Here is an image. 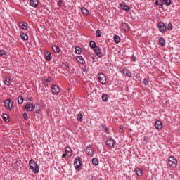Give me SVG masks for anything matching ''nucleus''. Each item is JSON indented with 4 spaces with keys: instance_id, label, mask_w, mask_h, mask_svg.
I'll return each instance as SVG.
<instances>
[{
    "instance_id": "nucleus-1",
    "label": "nucleus",
    "mask_w": 180,
    "mask_h": 180,
    "mask_svg": "<svg viewBox=\"0 0 180 180\" xmlns=\"http://www.w3.org/2000/svg\"><path fill=\"white\" fill-rule=\"evenodd\" d=\"M30 169L32 171L34 174H39V165L34 162V160L32 159L29 162Z\"/></svg>"
},
{
    "instance_id": "nucleus-2",
    "label": "nucleus",
    "mask_w": 180,
    "mask_h": 180,
    "mask_svg": "<svg viewBox=\"0 0 180 180\" xmlns=\"http://www.w3.org/2000/svg\"><path fill=\"white\" fill-rule=\"evenodd\" d=\"M35 108H36V106H34L32 103H30V104L27 103L25 105L24 109L27 112H32V110H33V112H34V113H37V112H39V110H34Z\"/></svg>"
},
{
    "instance_id": "nucleus-3",
    "label": "nucleus",
    "mask_w": 180,
    "mask_h": 180,
    "mask_svg": "<svg viewBox=\"0 0 180 180\" xmlns=\"http://www.w3.org/2000/svg\"><path fill=\"white\" fill-rule=\"evenodd\" d=\"M176 164H178V161L176 158L174 156H171L169 158V165L172 167V168H175L176 167Z\"/></svg>"
},
{
    "instance_id": "nucleus-4",
    "label": "nucleus",
    "mask_w": 180,
    "mask_h": 180,
    "mask_svg": "<svg viewBox=\"0 0 180 180\" xmlns=\"http://www.w3.org/2000/svg\"><path fill=\"white\" fill-rule=\"evenodd\" d=\"M158 27L161 33H165L167 32V25L162 22L158 23Z\"/></svg>"
},
{
    "instance_id": "nucleus-5",
    "label": "nucleus",
    "mask_w": 180,
    "mask_h": 180,
    "mask_svg": "<svg viewBox=\"0 0 180 180\" xmlns=\"http://www.w3.org/2000/svg\"><path fill=\"white\" fill-rule=\"evenodd\" d=\"M4 105L6 109H12L13 108V102L11 99H6L4 101Z\"/></svg>"
},
{
    "instance_id": "nucleus-6",
    "label": "nucleus",
    "mask_w": 180,
    "mask_h": 180,
    "mask_svg": "<svg viewBox=\"0 0 180 180\" xmlns=\"http://www.w3.org/2000/svg\"><path fill=\"white\" fill-rule=\"evenodd\" d=\"M98 78L101 84H106V77H105V75L103 73H98Z\"/></svg>"
},
{
    "instance_id": "nucleus-7",
    "label": "nucleus",
    "mask_w": 180,
    "mask_h": 180,
    "mask_svg": "<svg viewBox=\"0 0 180 180\" xmlns=\"http://www.w3.org/2000/svg\"><path fill=\"white\" fill-rule=\"evenodd\" d=\"M101 47L99 46H96L94 48V52L96 53V56L99 57V58H102L103 57V53H102Z\"/></svg>"
},
{
    "instance_id": "nucleus-8",
    "label": "nucleus",
    "mask_w": 180,
    "mask_h": 180,
    "mask_svg": "<svg viewBox=\"0 0 180 180\" xmlns=\"http://www.w3.org/2000/svg\"><path fill=\"white\" fill-rule=\"evenodd\" d=\"M74 165L76 169H79V167H81V158L77 157L75 160Z\"/></svg>"
},
{
    "instance_id": "nucleus-9",
    "label": "nucleus",
    "mask_w": 180,
    "mask_h": 180,
    "mask_svg": "<svg viewBox=\"0 0 180 180\" xmlns=\"http://www.w3.org/2000/svg\"><path fill=\"white\" fill-rule=\"evenodd\" d=\"M51 92H52V94H60V88H58V86L53 84L51 86Z\"/></svg>"
},
{
    "instance_id": "nucleus-10",
    "label": "nucleus",
    "mask_w": 180,
    "mask_h": 180,
    "mask_svg": "<svg viewBox=\"0 0 180 180\" xmlns=\"http://www.w3.org/2000/svg\"><path fill=\"white\" fill-rule=\"evenodd\" d=\"M155 127L158 130H161V129H162V122L160 120L155 121Z\"/></svg>"
},
{
    "instance_id": "nucleus-11",
    "label": "nucleus",
    "mask_w": 180,
    "mask_h": 180,
    "mask_svg": "<svg viewBox=\"0 0 180 180\" xmlns=\"http://www.w3.org/2000/svg\"><path fill=\"white\" fill-rule=\"evenodd\" d=\"M44 56L47 61H50L51 60V58H53V57L51 56V53H50V51H44Z\"/></svg>"
},
{
    "instance_id": "nucleus-12",
    "label": "nucleus",
    "mask_w": 180,
    "mask_h": 180,
    "mask_svg": "<svg viewBox=\"0 0 180 180\" xmlns=\"http://www.w3.org/2000/svg\"><path fill=\"white\" fill-rule=\"evenodd\" d=\"M106 145L108 146V147H113V146H115V140L108 138L106 141Z\"/></svg>"
},
{
    "instance_id": "nucleus-13",
    "label": "nucleus",
    "mask_w": 180,
    "mask_h": 180,
    "mask_svg": "<svg viewBox=\"0 0 180 180\" xmlns=\"http://www.w3.org/2000/svg\"><path fill=\"white\" fill-rule=\"evenodd\" d=\"M65 153L68 157L72 156V150H71V148H70V147L65 148Z\"/></svg>"
},
{
    "instance_id": "nucleus-14",
    "label": "nucleus",
    "mask_w": 180,
    "mask_h": 180,
    "mask_svg": "<svg viewBox=\"0 0 180 180\" xmlns=\"http://www.w3.org/2000/svg\"><path fill=\"white\" fill-rule=\"evenodd\" d=\"M86 153H87L88 155L92 157L94 155V150H92V147L87 146L86 148Z\"/></svg>"
},
{
    "instance_id": "nucleus-15",
    "label": "nucleus",
    "mask_w": 180,
    "mask_h": 180,
    "mask_svg": "<svg viewBox=\"0 0 180 180\" xmlns=\"http://www.w3.org/2000/svg\"><path fill=\"white\" fill-rule=\"evenodd\" d=\"M30 5L33 8H37L39 5V0H30Z\"/></svg>"
},
{
    "instance_id": "nucleus-16",
    "label": "nucleus",
    "mask_w": 180,
    "mask_h": 180,
    "mask_svg": "<svg viewBox=\"0 0 180 180\" xmlns=\"http://www.w3.org/2000/svg\"><path fill=\"white\" fill-rule=\"evenodd\" d=\"M52 50H53V51H54L56 53H60V51H61V49H60V47H58V46H57V45H53V46H52Z\"/></svg>"
},
{
    "instance_id": "nucleus-17",
    "label": "nucleus",
    "mask_w": 180,
    "mask_h": 180,
    "mask_svg": "<svg viewBox=\"0 0 180 180\" xmlns=\"http://www.w3.org/2000/svg\"><path fill=\"white\" fill-rule=\"evenodd\" d=\"M20 27L23 29V30H27V22H20L19 24Z\"/></svg>"
},
{
    "instance_id": "nucleus-18",
    "label": "nucleus",
    "mask_w": 180,
    "mask_h": 180,
    "mask_svg": "<svg viewBox=\"0 0 180 180\" xmlns=\"http://www.w3.org/2000/svg\"><path fill=\"white\" fill-rule=\"evenodd\" d=\"M76 60L80 64H85V60H84V58H82V56H77Z\"/></svg>"
},
{
    "instance_id": "nucleus-19",
    "label": "nucleus",
    "mask_w": 180,
    "mask_h": 180,
    "mask_svg": "<svg viewBox=\"0 0 180 180\" xmlns=\"http://www.w3.org/2000/svg\"><path fill=\"white\" fill-rule=\"evenodd\" d=\"M123 74L126 75L127 77H129V78H131V72L129 71L127 69H124L123 70Z\"/></svg>"
},
{
    "instance_id": "nucleus-20",
    "label": "nucleus",
    "mask_w": 180,
    "mask_h": 180,
    "mask_svg": "<svg viewBox=\"0 0 180 180\" xmlns=\"http://www.w3.org/2000/svg\"><path fill=\"white\" fill-rule=\"evenodd\" d=\"M120 8H122L123 11H126V12H129V11H130V8L126 4H120Z\"/></svg>"
},
{
    "instance_id": "nucleus-21",
    "label": "nucleus",
    "mask_w": 180,
    "mask_h": 180,
    "mask_svg": "<svg viewBox=\"0 0 180 180\" xmlns=\"http://www.w3.org/2000/svg\"><path fill=\"white\" fill-rule=\"evenodd\" d=\"M81 11L84 16L89 15V11H88V9H86V8L83 7V8H82Z\"/></svg>"
},
{
    "instance_id": "nucleus-22",
    "label": "nucleus",
    "mask_w": 180,
    "mask_h": 180,
    "mask_svg": "<svg viewBox=\"0 0 180 180\" xmlns=\"http://www.w3.org/2000/svg\"><path fill=\"white\" fill-rule=\"evenodd\" d=\"M122 29L124 30V32H127L129 30V25L127 23H122Z\"/></svg>"
},
{
    "instance_id": "nucleus-23",
    "label": "nucleus",
    "mask_w": 180,
    "mask_h": 180,
    "mask_svg": "<svg viewBox=\"0 0 180 180\" xmlns=\"http://www.w3.org/2000/svg\"><path fill=\"white\" fill-rule=\"evenodd\" d=\"M135 172L138 176H141L143 175V170L141 169H135Z\"/></svg>"
},
{
    "instance_id": "nucleus-24",
    "label": "nucleus",
    "mask_w": 180,
    "mask_h": 180,
    "mask_svg": "<svg viewBox=\"0 0 180 180\" xmlns=\"http://www.w3.org/2000/svg\"><path fill=\"white\" fill-rule=\"evenodd\" d=\"M162 5H167V6H169L171 5V0H162Z\"/></svg>"
},
{
    "instance_id": "nucleus-25",
    "label": "nucleus",
    "mask_w": 180,
    "mask_h": 180,
    "mask_svg": "<svg viewBox=\"0 0 180 180\" xmlns=\"http://www.w3.org/2000/svg\"><path fill=\"white\" fill-rule=\"evenodd\" d=\"M2 117L6 123L9 122V115L8 114H3Z\"/></svg>"
},
{
    "instance_id": "nucleus-26",
    "label": "nucleus",
    "mask_w": 180,
    "mask_h": 180,
    "mask_svg": "<svg viewBox=\"0 0 180 180\" xmlns=\"http://www.w3.org/2000/svg\"><path fill=\"white\" fill-rule=\"evenodd\" d=\"M114 41L117 44V43H120V37L119 35L114 36Z\"/></svg>"
},
{
    "instance_id": "nucleus-27",
    "label": "nucleus",
    "mask_w": 180,
    "mask_h": 180,
    "mask_svg": "<svg viewBox=\"0 0 180 180\" xmlns=\"http://www.w3.org/2000/svg\"><path fill=\"white\" fill-rule=\"evenodd\" d=\"M92 164H93V165H98L99 164V160H98V158H93Z\"/></svg>"
},
{
    "instance_id": "nucleus-28",
    "label": "nucleus",
    "mask_w": 180,
    "mask_h": 180,
    "mask_svg": "<svg viewBox=\"0 0 180 180\" xmlns=\"http://www.w3.org/2000/svg\"><path fill=\"white\" fill-rule=\"evenodd\" d=\"M102 99L103 102H108V100L109 99V96H108V94H103L102 96Z\"/></svg>"
},
{
    "instance_id": "nucleus-29",
    "label": "nucleus",
    "mask_w": 180,
    "mask_h": 180,
    "mask_svg": "<svg viewBox=\"0 0 180 180\" xmlns=\"http://www.w3.org/2000/svg\"><path fill=\"white\" fill-rule=\"evenodd\" d=\"M75 50L77 54H81V53L82 52V49H81V47L79 46H76Z\"/></svg>"
},
{
    "instance_id": "nucleus-30",
    "label": "nucleus",
    "mask_w": 180,
    "mask_h": 180,
    "mask_svg": "<svg viewBox=\"0 0 180 180\" xmlns=\"http://www.w3.org/2000/svg\"><path fill=\"white\" fill-rule=\"evenodd\" d=\"M89 46L91 49H95L96 47V43L94 41H91L89 42Z\"/></svg>"
},
{
    "instance_id": "nucleus-31",
    "label": "nucleus",
    "mask_w": 180,
    "mask_h": 180,
    "mask_svg": "<svg viewBox=\"0 0 180 180\" xmlns=\"http://www.w3.org/2000/svg\"><path fill=\"white\" fill-rule=\"evenodd\" d=\"M159 44H160V46H165V39H164V38H160Z\"/></svg>"
},
{
    "instance_id": "nucleus-32",
    "label": "nucleus",
    "mask_w": 180,
    "mask_h": 180,
    "mask_svg": "<svg viewBox=\"0 0 180 180\" xmlns=\"http://www.w3.org/2000/svg\"><path fill=\"white\" fill-rule=\"evenodd\" d=\"M21 39L22 40H27V39H29V37L27 36V34L22 33L20 36Z\"/></svg>"
},
{
    "instance_id": "nucleus-33",
    "label": "nucleus",
    "mask_w": 180,
    "mask_h": 180,
    "mask_svg": "<svg viewBox=\"0 0 180 180\" xmlns=\"http://www.w3.org/2000/svg\"><path fill=\"white\" fill-rule=\"evenodd\" d=\"M18 103H19V105H22V103H23V96H20L18 98Z\"/></svg>"
},
{
    "instance_id": "nucleus-34",
    "label": "nucleus",
    "mask_w": 180,
    "mask_h": 180,
    "mask_svg": "<svg viewBox=\"0 0 180 180\" xmlns=\"http://www.w3.org/2000/svg\"><path fill=\"white\" fill-rule=\"evenodd\" d=\"M102 129H104L105 133H107V134H109V129L108 128V127H106V125H101Z\"/></svg>"
},
{
    "instance_id": "nucleus-35",
    "label": "nucleus",
    "mask_w": 180,
    "mask_h": 180,
    "mask_svg": "<svg viewBox=\"0 0 180 180\" xmlns=\"http://www.w3.org/2000/svg\"><path fill=\"white\" fill-rule=\"evenodd\" d=\"M77 120L79 122H82V114L81 112H79L77 115Z\"/></svg>"
},
{
    "instance_id": "nucleus-36",
    "label": "nucleus",
    "mask_w": 180,
    "mask_h": 180,
    "mask_svg": "<svg viewBox=\"0 0 180 180\" xmlns=\"http://www.w3.org/2000/svg\"><path fill=\"white\" fill-rule=\"evenodd\" d=\"M42 81H43V84H44L45 82H51V77L44 78Z\"/></svg>"
},
{
    "instance_id": "nucleus-37",
    "label": "nucleus",
    "mask_w": 180,
    "mask_h": 180,
    "mask_svg": "<svg viewBox=\"0 0 180 180\" xmlns=\"http://www.w3.org/2000/svg\"><path fill=\"white\" fill-rule=\"evenodd\" d=\"M155 5H159L160 6H162V0H156L155 1Z\"/></svg>"
},
{
    "instance_id": "nucleus-38",
    "label": "nucleus",
    "mask_w": 180,
    "mask_h": 180,
    "mask_svg": "<svg viewBox=\"0 0 180 180\" xmlns=\"http://www.w3.org/2000/svg\"><path fill=\"white\" fill-rule=\"evenodd\" d=\"M4 84L9 86L11 85V79H6L4 81Z\"/></svg>"
},
{
    "instance_id": "nucleus-39",
    "label": "nucleus",
    "mask_w": 180,
    "mask_h": 180,
    "mask_svg": "<svg viewBox=\"0 0 180 180\" xmlns=\"http://www.w3.org/2000/svg\"><path fill=\"white\" fill-rule=\"evenodd\" d=\"M96 37H101L102 36V32H101V31L99 30H98L96 32Z\"/></svg>"
},
{
    "instance_id": "nucleus-40",
    "label": "nucleus",
    "mask_w": 180,
    "mask_h": 180,
    "mask_svg": "<svg viewBox=\"0 0 180 180\" xmlns=\"http://www.w3.org/2000/svg\"><path fill=\"white\" fill-rule=\"evenodd\" d=\"M123 125H120L119 126V131L120 132V133H124V129H123Z\"/></svg>"
},
{
    "instance_id": "nucleus-41",
    "label": "nucleus",
    "mask_w": 180,
    "mask_h": 180,
    "mask_svg": "<svg viewBox=\"0 0 180 180\" xmlns=\"http://www.w3.org/2000/svg\"><path fill=\"white\" fill-rule=\"evenodd\" d=\"M167 30H172V23H169L168 24Z\"/></svg>"
},
{
    "instance_id": "nucleus-42",
    "label": "nucleus",
    "mask_w": 180,
    "mask_h": 180,
    "mask_svg": "<svg viewBox=\"0 0 180 180\" xmlns=\"http://www.w3.org/2000/svg\"><path fill=\"white\" fill-rule=\"evenodd\" d=\"M142 82L144 85H148V80L147 79H143Z\"/></svg>"
},
{
    "instance_id": "nucleus-43",
    "label": "nucleus",
    "mask_w": 180,
    "mask_h": 180,
    "mask_svg": "<svg viewBox=\"0 0 180 180\" xmlns=\"http://www.w3.org/2000/svg\"><path fill=\"white\" fill-rule=\"evenodd\" d=\"M23 117L25 120H27V112H24Z\"/></svg>"
},
{
    "instance_id": "nucleus-44",
    "label": "nucleus",
    "mask_w": 180,
    "mask_h": 180,
    "mask_svg": "<svg viewBox=\"0 0 180 180\" xmlns=\"http://www.w3.org/2000/svg\"><path fill=\"white\" fill-rule=\"evenodd\" d=\"M58 6H61V5H63V0H59V1L58 2Z\"/></svg>"
},
{
    "instance_id": "nucleus-45",
    "label": "nucleus",
    "mask_w": 180,
    "mask_h": 180,
    "mask_svg": "<svg viewBox=\"0 0 180 180\" xmlns=\"http://www.w3.org/2000/svg\"><path fill=\"white\" fill-rule=\"evenodd\" d=\"M4 54H5V51H0V57H2V56H4Z\"/></svg>"
},
{
    "instance_id": "nucleus-46",
    "label": "nucleus",
    "mask_w": 180,
    "mask_h": 180,
    "mask_svg": "<svg viewBox=\"0 0 180 180\" xmlns=\"http://www.w3.org/2000/svg\"><path fill=\"white\" fill-rule=\"evenodd\" d=\"M65 157H67V153H65L62 155V158H65Z\"/></svg>"
},
{
    "instance_id": "nucleus-47",
    "label": "nucleus",
    "mask_w": 180,
    "mask_h": 180,
    "mask_svg": "<svg viewBox=\"0 0 180 180\" xmlns=\"http://www.w3.org/2000/svg\"><path fill=\"white\" fill-rule=\"evenodd\" d=\"M26 101H32V98L29 97L26 98Z\"/></svg>"
},
{
    "instance_id": "nucleus-48",
    "label": "nucleus",
    "mask_w": 180,
    "mask_h": 180,
    "mask_svg": "<svg viewBox=\"0 0 180 180\" xmlns=\"http://www.w3.org/2000/svg\"><path fill=\"white\" fill-rule=\"evenodd\" d=\"M132 61H136V57H131Z\"/></svg>"
},
{
    "instance_id": "nucleus-49",
    "label": "nucleus",
    "mask_w": 180,
    "mask_h": 180,
    "mask_svg": "<svg viewBox=\"0 0 180 180\" xmlns=\"http://www.w3.org/2000/svg\"><path fill=\"white\" fill-rule=\"evenodd\" d=\"M90 180H96V179H95L94 176H92Z\"/></svg>"
},
{
    "instance_id": "nucleus-50",
    "label": "nucleus",
    "mask_w": 180,
    "mask_h": 180,
    "mask_svg": "<svg viewBox=\"0 0 180 180\" xmlns=\"http://www.w3.org/2000/svg\"><path fill=\"white\" fill-rule=\"evenodd\" d=\"M83 71H84V72H86V69L84 68Z\"/></svg>"
},
{
    "instance_id": "nucleus-51",
    "label": "nucleus",
    "mask_w": 180,
    "mask_h": 180,
    "mask_svg": "<svg viewBox=\"0 0 180 180\" xmlns=\"http://www.w3.org/2000/svg\"><path fill=\"white\" fill-rule=\"evenodd\" d=\"M15 164H18V161H16Z\"/></svg>"
}]
</instances>
